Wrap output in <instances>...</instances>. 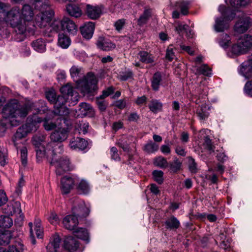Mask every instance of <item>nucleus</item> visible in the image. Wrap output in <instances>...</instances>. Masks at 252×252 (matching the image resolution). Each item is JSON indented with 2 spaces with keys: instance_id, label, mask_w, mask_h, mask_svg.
<instances>
[{
  "instance_id": "obj_45",
  "label": "nucleus",
  "mask_w": 252,
  "mask_h": 252,
  "mask_svg": "<svg viewBox=\"0 0 252 252\" xmlns=\"http://www.w3.org/2000/svg\"><path fill=\"white\" fill-rule=\"evenodd\" d=\"M189 26L186 25H182L179 24L177 26L175 27L176 31L179 34H181L183 32H187V35L190 38L192 37V33L191 31H189V33L188 32Z\"/></svg>"
},
{
  "instance_id": "obj_8",
  "label": "nucleus",
  "mask_w": 252,
  "mask_h": 252,
  "mask_svg": "<svg viewBox=\"0 0 252 252\" xmlns=\"http://www.w3.org/2000/svg\"><path fill=\"white\" fill-rule=\"evenodd\" d=\"M226 10V9L224 6L220 5L219 8V10L221 13L222 16L215 19L214 29L217 32H221L227 30L229 28V22L234 18L233 14H232L230 16L225 17Z\"/></svg>"
},
{
  "instance_id": "obj_22",
  "label": "nucleus",
  "mask_w": 252,
  "mask_h": 252,
  "mask_svg": "<svg viewBox=\"0 0 252 252\" xmlns=\"http://www.w3.org/2000/svg\"><path fill=\"white\" fill-rule=\"evenodd\" d=\"M67 13L71 17L79 18L82 15V11L80 7L76 4H68L66 6Z\"/></svg>"
},
{
  "instance_id": "obj_36",
  "label": "nucleus",
  "mask_w": 252,
  "mask_h": 252,
  "mask_svg": "<svg viewBox=\"0 0 252 252\" xmlns=\"http://www.w3.org/2000/svg\"><path fill=\"white\" fill-rule=\"evenodd\" d=\"M150 110L153 113H156L158 111L161 110L162 104L158 100L156 99H152L148 104Z\"/></svg>"
},
{
  "instance_id": "obj_7",
  "label": "nucleus",
  "mask_w": 252,
  "mask_h": 252,
  "mask_svg": "<svg viewBox=\"0 0 252 252\" xmlns=\"http://www.w3.org/2000/svg\"><path fill=\"white\" fill-rule=\"evenodd\" d=\"M252 48V36L245 35L241 37L237 44H234L231 48L233 54L236 55L244 54Z\"/></svg>"
},
{
  "instance_id": "obj_50",
  "label": "nucleus",
  "mask_w": 252,
  "mask_h": 252,
  "mask_svg": "<svg viewBox=\"0 0 252 252\" xmlns=\"http://www.w3.org/2000/svg\"><path fill=\"white\" fill-rule=\"evenodd\" d=\"M152 174L155 181L159 184L162 183L163 181V172L162 171L160 170H154Z\"/></svg>"
},
{
  "instance_id": "obj_30",
  "label": "nucleus",
  "mask_w": 252,
  "mask_h": 252,
  "mask_svg": "<svg viewBox=\"0 0 252 252\" xmlns=\"http://www.w3.org/2000/svg\"><path fill=\"white\" fill-rule=\"evenodd\" d=\"M32 46L38 52L43 53L46 50V44L42 39H38L32 42Z\"/></svg>"
},
{
  "instance_id": "obj_52",
  "label": "nucleus",
  "mask_w": 252,
  "mask_h": 252,
  "mask_svg": "<svg viewBox=\"0 0 252 252\" xmlns=\"http://www.w3.org/2000/svg\"><path fill=\"white\" fill-rule=\"evenodd\" d=\"M45 136L42 135H35L32 138V143L34 145H35L36 147H38L37 148L36 150V151L37 152V150L39 149V148H41V147H46V146H39V145L40 144V142L43 141L45 140Z\"/></svg>"
},
{
  "instance_id": "obj_62",
  "label": "nucleus",
  "mask_w": 252,
  "mask_h": 252,
  "mask_svg": "<svg viewBox=\"0 0 252 252\" xmlns=\"http://www.w3.org/2000/svg\"><path fill=\"white\" fill-rule=\"evenodd\" d=\"M126 23L125 19H120L117 21L115 23V27L117 31L120 32L124 27Z\"/></svg>"
},
{
  "instance_id": "obj_43",
  "label": "nucleus",
  "mask_w": 252,
  "mask_h": 252,
  "mask_svg": "<svg viewBox=\"0 0 252 252\" xmlns=\"http://www.w3.org/2000/svg\"><path fill=\"white\" fill-rule=\"evenodd\" d=\"M77 184H78V189L82 193L86 194L89 191V186L86 181L79 179V181Z\"/></svg>"
},
{
  "instance_id": "obj_18",
  "label": "nucleus",
  "mask_w": 252,
  "mask_h": 252,
  "mask_svg": "<svg viewBox=\"0 0 252 252\" xmlns=\"http://www.w3.org/2000/svg\"><path fill=\"white\" fill-rule=\"evenodd\" d=\"M61 238L58 235H54L50 240L46 248L47 252H58L60 248Z\"/></svg>"
},
{
  "instance_id": "obj_53",
  "label": "nucleus",
  "mask_w": 252,
  "mask_h": 252,
  "mask_svg": "<svg viewBox=\"0 0 252 252\" xmlns=\"http://www.w3.org/2000/svg\"><path fill=\"white\" fill-rule=\"evenodd\" d=\"M182 162L177 158H175L174 161L170 163V166L171 170L173 172H177L181 169Z\"/></svg>"
},
{
  "instance_id": "obj_28",
  "label": "nucleus",
  "mask_w": 252,
  "mask_h": 252,
  "mask_svg": "<svg viewBox=\"0 0 252 252\" xmlns=\"http://www.w3.org/2000/svg\"><path fill=\"white\" fill-rule=\"evenodd\" d=\"M71 43L69 37L63 33H60L58 35V45L63 49L67 48Z\"/></svg>"
},
{
  "instance_id": "obj_63",
  "label": "nucleus",
  "mask_w": 252,
  "mask_h": 252,
  "mask_svg": "<svg viewBox=\"0 0 252 252\" xmlns=\"http://www.w3.org/2000/svg\"><path fill=\"white\" fill-rule=\"evenodd\" d=\"M113 105L121 109H124L126 106V101L124 99H119L114 102Z\"/></svg>"
},
{
  "instance_id": "obj_13",
  "label": "nucleus",
  "mask_w": 252,
  "mask_h": 252,
  "mask_svg": "<svg viewBox=\"0 0 252 252\" xmlns=\"http://www.w3.org/2000/svg\"><path fill=\"white\" fill-rule=\"evenodd\" d=\"M63 224L66 229L73 231L78 224V218L75 215H67L63 218Z\"/></svg>"
},
{
  "instance_id": "obj_58",
  "label": "nucleus",
  "mask_w": 252,
  "mask_h": 252,
  "mask_svg": "<svg viewBox=\"0 0 252 252\" xmlns=\"http://www.w3.org/2000/svg\"><path fill=\"white\" fill-rule=\"evenodd\" d=\"M133 76V72L131 70H127L123 72L119 75V78L121 80L126 81Z\"/></svg>"
},
{
  "instance_id": "obj_55",
  "label": "nucleus",
  "mask_w": 252,
  "mask_h": 252,
  "mask_svg": "<svg viewBox=\"0 0 252 252\" xmlns=\"http://www.w3.org/2000/svg\"><path fill=\"white\" fill-rule=\"evenodd\" d=\"M81 72V68L74 65L70 69V73L71 77L73 78L79 76Z\"/></svg>"
},
{
  "instance_id": "obj_41",
  "label": "nucleus",
  "mask_w": 252,
  "mask_h": 252,
  "mask_svg": "<svg viewBox=\"0 0 252 252\" xmlns=\"http://www.w3.org/2000/svg\"><path fill=\"white\" fill-rule=\"evenodd\" d=\"M195 74L197 75L203 74L209 76L211 74V70L206 64H203L196 68Z\"/></svg>"
},
{
  "instance_id": "obj_19",
  "label": "nucleus",
  "mask_w": 252,
  "mask_h": 252,
  "mask_svg": "<svg viewBox=\"0 0 252 252\" xmlns=\"http://www.w3.org/2000/svg\"><path fill=\"white\" fill-rule=\"evenodd\" d=\"M61 238L58 235H54L50 240L46 248L47 252H58L60 248Z\"/></svg>"
},
{
  "instance_id": "obj_32",
  "label": "nucleus",
  "mask_w": 252,
  "mask_h": 252,
  "mask_svg": "<svg viewBox=\"0 0 252 252\" xmlns=\"http://www.w3.org/2000/svg\"><path fill=\"white\" fill-rule=\"evenodd\" d=\"M197 114L200 119H206L209 115V107L205 104L202 105L197 109Z\"/></svg>"
},
{
  "instance_id": "obj_26",
  "label": "nucleus",
  "mask_w": 252,
  "mask_h": 252,
  "mask_svg": "<svg viewBox=\"0 0 252 252\" xmlns=\"http://www.w3.org/2000/svg\"><path fill=\"white\" fill-rule=\"evenodd\" d=\"M138 56L140 62L145 63H152L154 62L155 58L151 54L146 51H140Z\"/></svg>"
},
{
  "instance_id": "obj_12",
  "label": "nucleus",
  "mask_w": 252,
  "mask_h": 252,
  "mask_svg": "<svg viewBox=\"0 0 252 252\" xmlns=\"http://www.w3.org/2000/svg\"><path fill=\"white\" fill-rule=\"evenodd\" d=\"M88 142L83 138L74 137L70 139L69 146L73 150H84L87 148Z\"/></svg>"
},
{
  "instance_id": "obj_27",
  "label": "nucleus",
  "mask_w": 252,
  "mask_h": 252,
  "mask_svg": "<svg viewBox=\"0 0 252 252\" xmlns=\"http://www.w3.org/2000/svg\"><path fill=\"white\" fill-rule=\"evenodd\" d=\"M161 74L159 72H156L152 79L151 80V86L153 90L155 91H158L159 89V87L161 84Z\"/></svg>"
},
{
  "instance_id": "obj_25",
  "label": "nucleus",
  "mask_w": 252,
  "mask_h": 252,
  "mask_svg": "<svg viewBox=\"0 0 252 252\" xmlns=\"http://www.w3.org/2000/svg\"><path fill=\"white\" fill-rule=\"evenodd\" d=\"M79 110L82 115L92 117L94 114L93 108L90 104L86 102H82L79 104Z\"/></svg>"
},
{
  "instance_id": "obj_54",
  "label": "nucleus",
  "mask_w": 252,
  "mask_h": 252,
  "mask_svg": "<svg viewBox=\"0 0 252 252\" xmlns=\"http://www.w3.org/2000/svg\"><path fill=\"white\" fill-rule=\"evenodd\" d=\"M43 126L46 130H51L56 126V125L52 121L45 118L44 121Z\"/></svg>"
},
{
  "instance_id": "obj_48",
  "label": "nucleus",
  "mask_w": 252,
  "mask_h": 252,
  "mask_svg": "<svg viewBox=\"0 0 252 252\" xmlns=\"http://www.w3.org/2000/svg\"><path fill=\"white\" fill-rule=\"evenodd\" d=\"M104 99V98H102L100 96L97 97L96 99V103L99 109L101 111H104L108 106V102Z\"/></svg>"
},
{
  "instance_id": "obj_20",
  "label": "nucleus",
  "mask_w": 252,
  "mask_h": 252,
  "mask_svg": "<svg viewBox=\"0 0 252 252\" xmlns=\"http://www.w3.org/2000/svg\"><path fill=\"white\" fill-rule=\"evenodd\" d=\"M63 31H66L69 34L74 35L77 32V26L72 20L68 18L63 19Z\"/></svg>"
},
{
  "instance_id": "obj_2",
  "label": "nucleus",
  "mask_w": 252,
  "mask_h": 252,
  "mask_svg": "<svg viewBox=\"0 0 252 252\" xmlns=\"http://www.w3.org/2000/svg\"><path fill=\"white\" fill-rule=\"evenodd\" d=\"M63 151L62 145L49 142L46 147H41L37 150V158L39 159L46 157L50 164L55 167L57 175H61L71 169L68 158L61 155Z\"/></svg>"
},
{
  "instance_id": "obj_11",
  "label": "nucleus",
  "mask_w": 252,
  "mask_h": 252,
  "mask_svg": "<svg viewBox=\"0 0 252 252\" xmlns=\"http://www.w3.org/2000/svg\"><path fill=\"white\" fill-rule=\"evenodd\" d=\"M67 137V130L65 128H59L53 132L50 135L51 141L56 145H62L57 142H62L64 141Z\"/></svg>"
},
{
  "instance_id": "obj_46",
  "label": "nucleus",
  "mask_w": 252,
  "mask_h": 252,
  "mask_svg": "<svg viewBox=\"0 0 252 252\" xmlns=\"http://www.w3.org/2000/svg\"><path fill=\"white\" fill-rule=\"evenodd\" d=\"M7 151L3 147H0V164L4 166L7 163Z\"/></svg>"
},
{
  "instance_id": "obj_17",
  "label": "nucleus",
  "mask_w": 252,
  "mask_h": 252,
  "mask_svg": "<svg viewBox=\"0 0 252 252\" xmlns=\"http://www.w3.org/2000/svg\"><path fill=\"white\" fill-rule=\"evenodd\" d=\"M94 29V24L93 22L86 23L80 28L82 36L86 39H89L93 36Z\"/></svg>"
},
{
  "instance_id": "obj_15",
  "label": "nucleus",
  "mask_w": 252,
  "mask_h": 252,
  "mask_svg": "<svg viewBox=\"0 0 252 252\" xmlns=\"http://www.w3.org/2000/svg\"><path fill=\"white\" fill-rule=\"evenodd\" d=\"M101 13V8L99 6L90 4H87L86 6V14L92 19H96L99 18Z\"/></svg>"
},
{
  "instance_id": "obj_44",
  "label": "nucleus",
  "mask_w": 252,
  "mask_h": 252,
  "mask_svg": "<svg viewBox=\"0 0 252 252\" xmlns=\"http://www.w3.org/2000/svg\"><path fill=\"white\" fill-rule=\"evenodd\" d=\"M151 14V11L150 9L145 10L143 14L141 15L138 20V24L141 26L145 24L150 17Z\"/></svg>"
},
{
  "instance_id": "obj_9",
  "label": "nucleus",
  "mask_w": 252,
  "mask_h": 252,
  "mask_svg": "<svg viewBox=\"0 0 252 252\" xmlns=\"http://www.w3.org/2000/svg\"><path fill=\"white\" fill-rule=\"evenodd\" d=\"M240 13L239 16H241L237 21L234 27L235 32L238 33H243L246 32L249 28L251 23V19L250 17L244 15L243 12Z\"/></svg>"
},
{
  "instance_id": "obj_14",
  "label": "nucleus",
  "mask_w": 252,
  "mask_h": 252,
  "mask_svg": "<svg viewBox=\"0 0 252 252\" xmlns=\"http://www.w3.org/2000/svg\"><path fill=\"white\" fill-rule=\"evenodd\" d=\"M76 203L78 206H73L72 208L73 213L78 216L84 217L87 216L90 213L89 208L86 206L83 201L76 200Z\"/></svg>"
},
{
  "instance_id": "obj_6",
  "label": "nucleus",
  "mask_w": 252,
  "mask_h": 252,
  "mask_svg": "<svg viewBox=\"0 0 252 252\" xmlns=\"http://www.w3.org/2000/svg\"><path fill=\"white\" fill-rule=\"evenodd\" d=\"M97 80L92 72H89L86 76L76 81V87L84 95L93 94L97 89Z\"/></svg>"
},
{
  "instance_id": "obj_40",
  "label": "nucleus",
  "mask_w": 252,
  "mask_h": 252,
  "mask_svg": "<svg viewBox=\"0 0 252 252\" xmlns=\"http://www.w3.org/2000/svg\"><path fill=\"white\" fill-rule=\"evenodd\" d=\"M251 2V0H229V4L234 7H245Z\"/></svg>"
},
{
  "instance_id": "obj_42",
  "label": "nucleus",
  "mask_w": 252,
  "mask_h": 252,
  "mask_svg": "<svg viewBox=\"0 0 252 252\" xmlns=\"http://www.w3.org/2000/svg\"><path fill=\"white\" fill-rule=\"evenodd\" d=\"M143 149L147 153H152L158 151V145L150 141L144 146Z\"/></svg>"
},
{
  "instance_id": "obj_31",
  "label": "nucleus",
  "mask_w": 252,
  "mask_h": 252,
  "mask_svg": "<svg viewBox=\"0 0 252 252\" xmlns=\"http://www.w3.org/2000/svg\"><path fill=\"white\" fill-rule=\"evenodd\" d=\"M165 224L166 228L174 229L179 228L180 223L176 218L172 216L165 221Z\"/></svg>"
},
{
  "instance_id": "obj_23",
  "label": "nucleus",
  "mask_w": 252,
  "mask_h": 252,
  "mask_svg": "<svg viewBox=\"0 0 252 252\" xmlns=\"http://www.w3.org/2000/svg\"><path fill=\"white\" fill-rule=\"evenodd\" d=\"M6 210V213L9 215L16 214L19 215L20 217L21 216L22 211L19 202H14L7 205Z\"/></svg>"
},
{
  "instance_id": "obj_56",
  "label": "nucleus",
  "mask_w": 252,
  "mask_h": 252,
  "mask_svg": "<svg viewBox=\"0 0 252 252\" xmlns=\"http://www.w3.org/2000/svg\"><path fill=\"white\" fill-rule=\"evenodd\" d=\"M245 93L249 96L252 97V80L248 81L244 87Z\"/></svg>"
},
{
  "instance_id": "obj_59",
  "label": "nucleus",
  "mask_w": 252,
  "mask_h": 252,
  "mask_svg": "<svg viewBox=\"0 0 252 252\" xmlns=\"http://www.w3.org/2000/svg\"><path fill=\"white\" fill-rule=\"evenodd\" d=\"M48 220L53 225H57L60 222V220L57 215L55 213H51Z\"/></svg>"
},
{
  "instance_id": "obj_34",
  "label": "nucleus",
  "mask_w": 252,
  "mask_h": 252,
  "mask_svg": "<svg viewBox=\"0 0 252 252\" xmlns=\"http://www.w3.org/2000/svg\"><path fill=\"white\" fill-rule=\"evenodd\" d=\"M231 39L227 34H221L219 39V44L222 48H227L230 45Z\"/></svg>"
},
{
  "instance_id": "obj_10",
  "label": "nucleus",
  "mask_w": 252,
  "mask_h": 252,
  "mask_svg": "<svg viewBox=\"0 0 252 252\" xmlns=\"http://www.w3.org/2000/svg\"><path fill=\"white\" fill-rule=\"evenodd\" d=\"M79 181V178L78 177H63L61 181L63 192L65 194L68 193Z\"/></svg>"
},
{
  "instance_id": "obj_38",
  "label": "nucleus",
  "mask_w": 252,
  "mask_h": 252,
  "mask_svg": "<svg viewBox=\"0 0 252 252\" xmlns=\"http://www.w3.org/2000/svg\"><path fill=\"white\" fill-rule=\"evenodd\" d=\"M13 224L12 219L8 216H0V227L3 228H10Z\"/></svg>"
},
{
  "instance_id": "obj_21",
  "label": "nucleus",
  "mask_w": 252,
  "mask_h": 252,
  "mask_svg": "<svg viewBox=\"0 0 252 252\" xmlns=\"http://www.w3.org/2000/svg\"><path fill=\"white\" fill-rule=\"evenodd\" d=\"M97 46L99 49L104 51H110L116 47L115 44L109 39L100 37L97 42Z\"/></svg>"
},
{
  "instance_id": "obj_61",
  "label": "nucleus",
  "mask_w": 252,
  "mask_h": 252,
  "mask_svg": "<svg viewBox=\"0 0 252 252\" xmlns=\"http://www.w3.org/2000/svg\"><path fill=\"white\" fill-rule=\"evenodd\" d=\"M174 56L175 55L174 52H173V49L172 46H170L168 47L167 49L166 57L169 61H171L174 59Z\"/></svg>"
},
{
  "instance_id": "obj_39",
  "label": "nucleus",
  "mask_w": 252,
  "mask_h": 252,
  "mask_svg": "<svg viewBox=\"0 0 252 252\" xmlns=\"http://www.w3.org/2000/svg\"><path fill=\"white\" fill-rule=\"evenodd\" d=\"M88 128L89 123L84 121L77 123L75 126V128L78 130L79 133H86L88 131Z\"/></svg>"
},
{
  "instance_id": "obj_37",
  "label": "nucleus",
  "mask_w": 252,
  "mask_h": 252,
  "mask_svg": "<svg viewBox=\"0 0 252 252\" xmlns=\"http://www.w3.org/2000/svg\"><path fill=\"white\" fill-rule=\"evenodd\" d=\"M24 249V245L21 242H17L14 245L9 247L8 250L6 251L4 248L1 249L2 252H21Z\"/></svg>"
},
{
  "instance_id": "obj_60",
  "label": "nucleus",
  "mask_w": 252,
  "mask_h": 252,
  "mask_svg": "<svg viewBox=\"0 0 252 252\" xmlns=\"http://www.w3.org/2000/svg\"><path fill=\"white\" fill-rule=\"evenodd\" d=\"M25 181L23 177H21L18 183L15 192L17 195H19L22 191V188L24 186Z\"/></svg>"
},
{
  "instance_id": "obj_49",
  "label": "nucleus",
  "mask_w": 252,
  "mask_h": 252,
  "mask_svg": "<svg viewBox=\"0 0 252 252\" xmlns=\"http://www.w3.org/2000/svg\"><path fill=\"white\" fill-rule=\"evenodd\" d=\"M178 6L181 8V13L186 15L188 13L189 3L187 1L181 0L178 2Z\"/></svg>"
},
{
  "instance_id": "obj_3",
  "label": "nucleus",
  "mask_w": 252,
  "mask_h": 252,
  "mask_svg": "<svg viewBox=\"0 0 252 252\" xmlns=\"http://www.w3.org/2000/svg\"><path fill=\"white\" fill-rule=\"evenodd\" d=\"M34 104L31 102H28L21 105L16 99L10 100L3 108V118L0 122V129L5 131L9 126L19 125L20 120L18 119L26 117Z\"/></svg>"
},
{
  "instance_id": "obj_64",
  "label": "nucleus",
  "mask_w": 252,
  "mask_h": 252,
  "mask_svg": "<svg viewBox=\"0 0 252 252\" xmlns=\"http://www.w3.org/2000/svg\"><path fill=\"white\" fill-rule=\"evenodd\" d=\"M114 91V88L113 87H110L103 91L102 94L100 96V97L102 98H104L112 94Z\"/></svg>"
},
{
  "instance_id": "obj_57",
  "label": "nucleus",
  "mask_w": 252,
  "mask_h": 252,
  "mask_svg": "<svg viewBox=\"0 0 252 252\" xmlns=\"http://www.w3.org/2000/svg\"><path fill=\"white\" fill-rule=\"evenodd\" d=\"M245 93L249 96L252 97V80L248 81L244 87Z\"/></svg>"
},
{
  "instance_id": "obj_5",
  "label": "nucleus",
  "mask_w": 252,
  "mask_h": 252,
  "mask_svg": "<svg viewBox=\"0 0 252 252\" xmlns=\"http://www.w3.org/2000/svg\"><path fill=\"white\" fill-rule=\"evenodd\" d=\"M42 121L41 118L34 116L31 122H28L19 127L14 135L13 142L17 151H20L21 162L24 166H26L27 164L28 151L25 147L19 148L17 146L18 141L25 138L29 133L35 131L39 127L38 124Z\"/></svg>"
},
{
  "instance_id": "obj_1",
  "label": "nucleus",
  "mask_w": 252,
  "mask_h": 252,
  "mask_svg": "<svg viewBox=\"0 0 252 252\" xmlns=\"http://www.w3.org/2000/svg\"><path fill=\"white\" fill-rule=\"evenodd\" d=\"M49 5L48 0H35L34 6L41 11L35 17V23L32 22L33 12L29 5H24L20 12L19 9L13 7L7 14L10 24L15 28L16 32L23 34L28 29L29 24H33L40 28L46 27L51 22L53 16V12L47 9Z\"/></svg>"
},
{
  "instance_id": "obj_47",
  "label": "nucleus",
  "mask_w": 252,
  "mask_h": 252,
  "mask_svg": "<svg viewBox=\"0 0 252 252\" xmlns=\"http://www.w3.org/2000/svg\"><path fill=\"white\" fill-rule=\"evenodd\" d=\"M63 20L62 21L55 20L50 25V27L51 28V31H53L55 32H59L62 30L63 31Z\"/></svg>"
},
{
  "instance_id": "obj_24",
  "label": "nucleus",
  "mask_w": 252,
  "mask_h": 252,
  "mask_svg": "<svg viewBox=\"0 0 252 252\" xmlns=\"http://www.w3.org/2000/svg\"><path fill=\"white\" fill-rule=\"evenodd\" d=\"M73 235L77 238L89 242V236L88 231L84 228H77L73 231Z\"/></svg>"
},
{
  "instance_id": "obj_35",
  "label": "nucleus",
  "mask_w": 252,
  "mask_h": 252,
  "mask_svg": "<svg viewBox=\"0 0 252 252\" xmlns=\"http://www.w3.org/2000/svg\"><path fill=\"white\" fill-rule=\"evenodd\" d=\"M11 238V233L8 230H4L0 232V245H4L8 244Z\"/></svg>"
},
{
  "instance_id": "obj_29",
  "label": "nucleus",
  "mask_w": 252,
  "mask_h": 252,
  "mask_svg": "<svg viewBox=\"0 0 252 252\" xmlns=\"http://www.w3.org/2000/svg\"><path fill=\"white\" fill-rule=\"evenodd\" d=\"M209 130L208 129H203L200 131V138L202 137L204 138V145L206 148L210 151H214V146L212 144L211 140L208 138V136L204 135H207L209 132Z\"/></svg>"
},
{
  "instance_id": "obj_4",
  "label": "nucleus",
  "mask_w": 252,
  "mask_h": 252,
  "mask_svg": "<svg viewBox=\"0 0 252 252\" xmlns=\"http://www.w3.org/2000/svg\"><path fill=\"white\" fill-rule=\"evenodd\" d=\"M60 91L63 96H59L57 98L56 93L54 90L47 92L46 96L49 101L55 104L56 114L66 116L69 113V110L64 106L65 103L68 101L69 105H74L78 101L79 95L69 83L63 86Z\"/></svg>"
},
{
  "instance_id": "obj_33",
  "label": "nucleus",
  "mask_w": 252,
  "mask_h": 252,
  "mask_svg": "<svg viewBox=\"0 0 252 252\" xmlns=\"http://www.w3.org/2000/svg\"><path fill=\"white\" fill-rule=\"evenodd\" d=\"M34 231L38 238H42L43 236V228L41 224V220L36 218L34 222Z\"/></svg>"
},
{
  "instance_id": "obj_51",
  "label": "nucleus",
  "mask_w": 252,
  "mask_h": 252,
  "mask_svg": "<svg viewBox=\"0 0 252 252\" xmlns=\"http://www.w3.org/2000/svg\"><path fill=\"white\" fill-rule=\"evenodd\" d=\"M154 164L157 166L165 168L168 166V162L166 159L162 157L156 158L154 161Z\"/></svg>"
},
{
  "instance_id": "obj_16",
  "label": "nucleus",
  "mask_w": 252,
  "mask_h": 252,
  "mask_svg": "<svg viewBox=\"0 0 252 252\" xmlns=\"http://www.w3.org/2000/svg\"><path fill=\"white\" fill-rule=\"evenodd\" d=\"M64 246L65 249L69 251L74 252L78 251L81 252V251L78 250V241L71 236L66 237L64 242Z\"/></svg>"
}]
</instances>
